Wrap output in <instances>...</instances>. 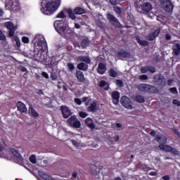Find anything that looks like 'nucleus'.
Wrapping results in <instances>:
<instances>
[{
	"label": "nucleus",
	"mask_w": 180,
	"mask_h": 180,
	"mask_svg": "<svg viewBox=\"0 0 180 180\" xmlns=\"http://www.w3.org/2000/svg\"><path fill=\"white\" fill-rule=\"evenodd\" d=\"M107 87L105 88V91H109V84H108V82H106V81L105 80H101L100 82H98V86H100V88H103L105 86Z\"/></svg>",
	"instance_id": "nucleus-28"
},
{
	"label": "nucleus",
	"mask_w": 180,
	"mask_h": 180,
	"mask_svg": "<svg viewBox=\"0 0 180 180\" xmlns=\"http://www.w3.org/2000/svg\"><path fill=\"white\" fill-rule=\"evenodd\" d=\"M68 68L70 70V71H73V70H75V66H74V64L72 63H68Z\"/></svg>",
	"instance_id": "nucleus-49"
},
{
	"label": "nucleus",
	"mask_w": 180,
	"mask_h": 180,
	"mask_svg": "<svg viewBox=\"0 0 180 180\" xmlns=\"http://www.w3.org/2000/svg\"><path fill=\"white\" fill-rule=\"evenodd\" d=\"M28 113H29V115H31V116H32V117H39V113L32 106H30L29 108Z\"/></svg>",
	"instance_id": "nucleus-25"
},
{
	"label": "nucleus",
	"mask_w": 180,
	"mask_h": 180,
	"mask_svg": "<svg viewBox=\"0 0 180 180\" xmlns=\"http://www.w3.org/2000/svg\"><path fill=\"white\" fill-rule=\"evenodd\" d=\"M165 37H166V40H171L172 37H171V34H167Z\"/></svg>",
	"instance_id": "nucleus-64"
},
{
	"label": "nucleus",
	"mask_w": 180,
	"mask_h": 180,
	"mask_svg": "<svg viewBox=\"0 0 180 180\" xmlns=\"http://www.w3.org/2000/svg\"><path fill=\"white\" fill-rule=\"evenodd\" d=\"M42 76L44 78H46V79H49V74L46 72H42Z\"/></svg>",
	"instance_id": "nucleus-58"
},
{
	"label": "nucleus",
	"mask_w": 180,
	"mask_h": 180,
	"mask_svg": "<svg viewBox=\"0 0 180 180\" xmlns=\"http://www.w3.org/2000/svg\"><path fill=\"white\" fill-rule=\"evenodd\" d=\"M172 103L173 105H176V106H180V102L176 99H174Z\"/></svg>",
	"instance_id": "nucleus-56"
},
{
	"label": "nucleus",
	"mask_w": 180,
	"mask_h": 180,
	"mask_svg": "<svg viewBox=\"0 0 180 180\" xmlns=\"http://www.w3.org/2000/svg\"><path fill=\"white\" fill-rule=\"evenodd\" d=\"M51 78L53 81H56V79H57V75H56V73H51Z\"/></svg>",
	"instance_id": "nucleus-57"
},
{
	"label": "nucleus",
	"mask_w": 180,
	"mask_h": 180,
	"mask_svg": "<svg viewBox=\"0 0 180 180\" xmlns=\"http://www.w3.org/2000/svg\"><path fill=\"white\" fill-rule=\"evenodd\" d=\"M116 85H117V86H119L120 88H122V86H124L123 81L121 79H117Z\"/></svg>",
	"instance_id": "nucleus-45"
},
{
	"label": "nucleus",
	"mask_w": 180,
	"mask_h": 180,
	"mask_svg": "<svg viewBox=\"0 0 180 180\" xmlns=\"http://www.w3.org/2000/svg\"><path fill=\"white\" fill-rule=\"evenodd\" d=\"M10 151L12 153V154H13V155H15V157L18 158L20 161H23V157H22V155H20V153H19V152H18L16 149H15L14 148H11L10 149Z\"/></svg>",
	"instance_id": "nucleus-24"
},
{
	"label": "nucleus",
	"mask_w": 180,
	"mask_h": 180,
	"mask_svg": "<svg viewBox=\"0 0 180 180\" xmlns=\"http://www.w3.org/2000/svg\"><path fill=\"white\" fill-rule=\"evenodd\" d=\"M61 0H42L41 2V12L44 15H53L60 8Z\"/></svg>",
	"instance_id": "nucleus-1"
},
{
	"label": "nucleus",
	"mask_w": 180,
	"mask_h": 180,
	"mask_svg": "<svg viewBox=\"0 0 180 180\" xmlns=\"http://www.w3.org/2000/svg\"><path fill=\"white\" fill-rule=\"evenodd\" d=\"M75 103H77V105H82V101L81 100V98H75Z\"/></svg>",
	"instance_id": "nucleus-54"
},
{
	"label": "nucleus",
	"mask_w": 180,
	"mask_h": 180,
	"mask_svg": "<svg viewBox=\"0 0 180 180\" xmlns=\"http://www.w3.org/2000/svg\"><path fill=\"white\" fill-rule=\"evenodd\" d=\"M139 79H141L142 81H146V80L148 79V76H147V75H142L139 77Z\"/></svg>",
	"instance_id": "nucleus-53"
},
{
	"label": "nucleus",
	"mask_w": 180,
	"mask_h": 180,
	"mask_svg": "<svg viewBox=\"0 0 180 180\" xmlns=\"http://www.w3.org/2000/svg\"><path fill=\"white\" fill-rule=\"evenodd\" d=\"M84 123L87 127H89V129H91L92 130H94V129L96 127L95 124L92 122V120L90 117H87L85 120Z\"/></svg>",
	"instance_id": "nucleus-21"
},
{
	"label": "nucleus",
	"mask_w": 180,
	"mask_h": 180,
	"mask_svg": "<svg viewBox=\"0 0 180 180\" xmlns=\"http://www.w3.org/2000/svg\"><path fill=\"white\" fill-rule=\"evenodd\" d=\"M56 18H59L61 19H64L65 18H66L65 16V13H64V11H61L57 15Z\"/></svg>",
	"instance_id": "nucleus-46"
},
{
	"label": "nucleus",
	"mask_w": 180,
	"mask_h": 180,
	"mask_svg": "<svg viewBox=\"0 0 180 180\" xmlns=\"http://www.w3.org/2000/svg\"><path fill=\"white\" fill-rule=\"evenodd\" d=\"M169 91L171 94H174V95H176V94H178V89H176V87H172L169 89Z\"/></svg>",
	"instance_id": "nucleus-50"
},
{
	"label": "nucleus",
	"mask_w": 180,
	"mask_h": 180,
	"mask_svg": "<svg viewBox=\"0 0 180 180\" xmlns=\"http://www.w3.org/2000/svg\"><path fill=\"white\" fill-rule=\"evenodd\" d=\"M111 5H116L117 4V0H109Z\"/></svg>",
	"instance_id": "nucleus-60"
},
{
	"label": "nucleus",
	"mask_w": 180,
	"mask_h": 180,
	"mask_svg": "<svg viewBox=\"0 0 180 180\" xmlns=\"http://www.w3.org/2000/svg\"><path fill=\"white\" fill-rule=\"evenodd\" d=\"M116 56L117 57V58L123 60V58H130V57H131V54L127 51L120 49L118 52H117Z\"/></svg>",
	"instance_id": "nucleus-11"
},
{
	"label": "nucleus",
	"mask_w": 180,
	"mask_h": 180,
	"mask_svg": "<svg viewBox=\"0 0 180 180\" xmlns=\"http://www.w3.org/2000/svg\"><path fill=\"white\" fill-rule=\"evenodd\" d=\"M98 109V103L96 101H93L89 107H87V112H96Z\"/></svg>",
	"instance_id": "nucleus-20"
},
{
	"label": "nucleus",
	"mask_w": 180,
	"mask_h": 180,
	"mask_svg": "<svg viewBox=\"0 0 180 180\" xmlns=\"http://www.w3.org/2000/svg\"><path fill=\"white\" fill-rule=\"evenodd\" d=\"M77 70H80L81 71H86V70H88V65H86L85 67V63H84V62L80 63L77 65Z\"/></svg>",
	"instance_id": "nucleus-33"
},
{
	"label": "nucleus",
	"mask_w": 180,
	"mask_h": 180,
	"mask_svg": "<svg viewBox=\"0 0 180 180\" xmlns=\"http://www.w3.org/2000/svg\"><path fill=\"white\" fill-rule=\"evenodd\" d=\"M149 84H141L137 86V89L141 92H147L148 91Z\"/></svg>",
	"instance_id": "nucleus-22"
},
{
	"label": "nucleus",
	"mask_w": 180,
	"mask_h": 180,
	"mask_svg": "<svg viewBox=\"0 0 180 180\" xmlns=\"http://www.w3.org/2000/svg\"><path fill=\"white\" fill-rule=\"evenodd\" d=\"M108 74L110 77H112V78H116V77H117V72H116L113 68H110L109 70Z\"/></svg>",
	"instance_id": "nucleus-35"
},
{
	"label": "nucleus",
	"mask_w": 180,
	"mask_h": 180,
	"mask_svg": "<svg viewBox=\"0 0 180 180\" xmlns=\"http://www.w3.org/2000/svg\"><path fill=\"white\" fill-rule=\"evenodd\" d=\"M146 39L148 41H153V40L156 39V37L153 33H150L147 36Z\"/></svg>",
	"instance_id": "nucleus-38"
},
{
	"label": "nucleus",
	"mask_w": 180,
	"mask_h": 180,
	"mask_svg": "<svg viewBox=\"0 0 180 180\" xmlns=\"http://www.w3.org/2000/svg\"><path fill=\"white\" fill-rule=\"evenodd\" d=\"M91 42L89 41V39L88 38H84L82 40L81 46L82 47V49H86V47L89 46Z\"/></svg>",
	"instance_id": "nucleus-26"
},
{
	"label": "nucleus",
	"mask_w": 180,
	"mask_h": 180,
	"mask_svg": "<svg viewBox=\"0 0 180 180\" xmlns=\"http://www.w3.org/2000/svg\"><path fill=\"white\" fill-rule=\"evenodd\" d=\"M136 40L137 41V43H139V44H140V46H148V41H146V40H141L140 39V37H136Z\"/></svg>",
	"instance_id": "nucleus-31"
},
{
	"label": "nucleus",
	"mask_w": 180,
	"mask_h": 180,
	"mask_svg": "<svg viewBox=\"0 0 180 180\" xmlns=\"http://www.w3.org/2000/svg\"><path fill=\"white\" fill-rule=\"evenodd\" d=\"M71 141H72V143L73 144V146H75V147H78L79 143H78V142H77V141L72 140Z\"/></svg>",
	"instance_id": "nucleus-59"
},
{
	"label": "nucleus",
	"mask_w": 180,
	"mask_h": 180,
	"mask_svg": "<svg viewBox=\"0 0 180 180\" xmlns=\"http://www.w3.org/2000/svg\"><path fill=\"white\" fill-rule=\"evenodd\" d=\"M4 26L8 29V30H9L8 37H13L15 36V32H16L15 25L12 22L8 21L4 23Z\"/></svg>",
	"instance_id": "nucleus-9"
},
{
	"label": "nucleus",
	"mask_w": 180,
	"mask_h": 180,
	"mask_svg": "<svg viewBox=\"0 0 180 180\" xmlns=\"http://www.w3.org/2000/svg\"><path fill=\"white\" fill-rule=\"evenodd\" d=\"M174 133L175 134H176V136H178V137H179L180 139V133L178 129H174Z\"/></svg>",
	"instance_id": "nucleus-63"
},
{
	"label": "nucleus",
	"mask_w": 180,
	"mask_h": 180,
	"mask_svg": "<svg viewBox=\"0 0 180 180\" xmlns=\"http://www.w3.org/2000/svg\"><path fill=\"white\" fill-rule=\"evenodd\" d=\"M53 26L58 34H60V36L64 37V39H70V37L72 36L73 31L71 28H67V27L64 25V21L56 20Z\"/></svg>",
	"instance_id": "nucleus-2"
},
{
	"label": "nucleus",
	"mask_w": 180,
	"mask_h": 180,
	"mask_svg": "<svg viewBox=\"0 0 180 180\" xmlns=\"http://www.w3.org/2000/svg\"><path fill=\"white\" fill-rule=\"evenodd\" d=\"M82 101V102L85 103L86 106H89L90 102H92V98H89V97H83Z\"/></svg>",
	"instance_id": "nucleus-36"
},
{
	"label": "nucleus",
	"mask_w": 180,
	"mask_h": 180,
	"mask_svg": "<svg viewBox=\"0 0 180 180\" xmlns=\"http://www.w3.org/2000/svg\"><path fill=\"white\" fill-rule=\"evenodd\" d=\"M30 162H32V164H36L37 162V160L36 159V155H32L30 157Z\"/></svg>",
	"instance_id": "nucleus-41"
},
{
	"label": "nucleus",
	"mask_w": 180,
	"mask_h": 180,
	"mask_svg": "<svg viewBox=\"0 0 180 180\" xmlns=\"http://www.w3.org/2000/svg\"><path fill=\"white\" fill-rule=\"evenodd\" d=\"M107 19L109 20L110 23L115 27H119L120 26V22H119V20L117 18H115V15L110 13L107 14Z\"/></svg>",
	"instance_id": "nucleus-10"
},
{
	"label": "nucleus",
	"mask_w": 180,
	"mask_h": 180,
	"mask_svg": "<svg viewBox=\"0 0 180 180\" xmlns=\"http://www.w3.org/2000/svg\"><path fill=\"white\" fill-rule=\"evenodd\" d=\"M60 110L62 112V115L64 119H68L71 116V111L70 110V108H68V107L62 105L60 107Z\"/></svg>",
	"instance_id": "nucleus-14"
},
{
	"label": "nucleus",
	"mask_w": 180,
	"mask_h": 180,
	"mask_svg": "<svg viewBox=\"0 0 180 180\" xmlns=\"http://www.w3.org/2000/svg\"><path fill=\"white\" fill-rule=\"evenodd\" d=\"M162 5L165 12L171 13L174 11V4L170 0H162Z\"/></svg>",
	"instance_id": "nucleus-8"
},
{
	"label": "nucleus",
	"mask_w": 180,
	"mask_h": 180,
	"mask_svg": "<svg viewBox=\"0 0 180 180\" xmlns=\"http://www.w3.org/2000/svg\"><path fill=\"white\" fill-rule=\"evenodd\" d=\"M173 53L176 56H179L180 54V44H176V45L173 48Z\"/></svg>",
	"instance_id": "nucleus-30"
},
{
	"label": "nucleus",
	"mask_w": 180,
	"mask_h": 180,
	"mask_svg": "<svg viewBox=\"0 0 180 180\" xmlns=\"http://www.w3.org/2000/svg\"><path fill=\"white\" fill-rule=\"evenodd\" d=\"M66 12L68 14V16L70 19H72V20H75V19H77V16L75 15V13H74V11H72L71 8L67 9Z\"/></svg>",
	"instance_id": "nucleus-29"
},
{
	"label": "nucleus",
	"mask_w": 180,
	"mask_h": 180,
	"mask_svg": "<svg viewBox=\"0 0 180 180\" xmlns=\"http://www.w3.org/2000/svg\"><path fill=\"white\" fill-rule=\"evenodd\" d=\"M158 148H160V150H162V151L172 153L174 155H179V151H178V149L172 148L169 145H159Z\"/></svg>",
	"instance_id": "nucleus-7"
},
{
	"label": "nucleus",
	"mask_w": 180,
	"mask_h": 180,
	"mask_svg": "<svg viewBox=\"0 0 180 180\" xmlns=\"http://www.w3.org/2000/svg\"><path fill=\"white\" fill-rule=\"evenodd\" d=\"M155 140L158 143H159V144H160V146H166L165 144H167V140L168 139L166 136L158 134L155 136Z\"/></svg>",
	"instance_id": "nucleus-17"
},
{
	"label": "nucleus",
	"mask_w": 180,
	"mask_h": 180,
	"mask_svg": "<svg viewBox=\"0 0 180 180\" xmlns=\"http://www.w3.org/2000/svg\"><path fill=\"white\" fill-rule=\"evenodd\" d=\"M79 116L80 117H82V119H85V117H86V116H88V114L86 112H80L79 113Z\"/></svg>",
	"instance_id": "nucleus-51"
},
{
	"label": "nucleus",
	"mask_w": 180,
	"mask_h": 180,
	"mask_svg": "<svg viewBox=\"0 0 180 180\" xmlns=\"http://www.w3.org/2000/svg\"><path fill=\"white\" fill-rule=\"evenodd\" d=\"M67 123L70 127H75V129L81 127V122L78 121V119H77V116L75 115L71 116L67 120Z\"/></svg>",
	"instance_id": "nucleus-6"
},
{
	"label": "nucleus",
	"mask_w": 180,
	"mask_h": 180,
	"mask_svg": "<svg viewBox=\"0 0 180 180\" xmlns=\"http://www.w3.org/2000/svg\"><path fill=\"white\" fill-rule=\"evenodd\" d=\"M15 41L16 42L17 47H20V39H19V37L14 36Z\"/></svg>",
	"instance_id": "nucleus-47"
},
{
	"label": "nucleus",
	"mask_w": 180,
	"mask_h": 180,
	"mask_svg": "<svg viewBox=\"0 0 180 180\" xmlns=\"http://www.w3.org/2000/svg\"><path fill=\"white\" fill-rule=\"evenodd\" d=\"M17 109L21 115H27V108H26V105L23 103L22 101H18L17 104Z\"/></svg>",
	"instance_id": "nucleus-13"
},
{
	"label": "nucleus",
	"mask_w": 180,
	"mask_h": 180,
	"mask_svg": "<svg viewBox=\"0 0 180 180\" xmlns=\"http://www.w3.org/2000/svg\"><path fill=\"white\" fill-rule=\"evenodd\" d=\"M157 92H158V89H157V87L149 85L148 94H157Z\"/></svg>",
	"instance_id": "nucleus-32"
},
{
	"label": "nucleus",
	"mask_w": 180,
	"mask_h": 180,
	"mask_svg": "<svg viewBox=\"0 0 180 180\" xmlns=\"http://www.w3.org/2000/svg\"><path fill=\"white\" fill-rule=\"evenodd\" d=\"M120 103L121 105H122V106H124V108H125L126 109H129V110H131V109H133V102L131 101V100H130V98L124 96L121 97Z\"/></svg>",
	"instance_id": "nucleus-5"
},
{
	"label": "nucleus",
	"mask_w": 180,
	"mask_h": 180,
	"mask_svg": "<svg viewBox=\"0 0 180 180\" xmlns=\"http://www.w3.org/2000/svg\"><path fill=\"white\" fill-rule=\"evenodd\" d=\"M6 9L11 12H18L20 11V6L18 0H7L6 3Z\"/></svg>",
	"instance_id": "nucleus-4"
},
{
	"label": "nucleus",
	"mask_w": 180,
	"mask_h": 180,
	"mask_svg": "<svg viewBox=\"0 0 180 180\" xmlns=\"http://www.w3.org/2000/svg\"><path fill=\"white\" fill-rule=\"evenodd\" d=\"M114 11L116 12L117 15H122V8L119 6L114 7Z\"/></svg>",
	"instance_id": "nucleus-44"
},
{
	"label": "nucleus",
	"mask_w": 180,
	"mask_h": 180,
	"mask_svg": "<svg viewBox=\"0 0 180 180\" xmlns=\"http://www.w3.org/2000/svg\"><path fill=\"white\" fill-rule=\"evenodd\" d=\"M71 180H79V177L78 176V174L77 173V172H73L72 174V177L70 179Z\"/></svg>",
	"instance_id": "nucleus-40"
},
{
	"label": "nucleus",
	"mask_w": 180,
	"mask_h": 180,
	"mask_svg": "<svg viewBox=\"0 0 180 180\" xmlns=\"http://www.w3.org/2000/svg\"><path fill=\"white\" fill-rule=\"evenodd\" d=\"M18 69L22 71V72H27V69L23 65H19Z\"/></svg>",
	"instance_id": "nucleus-48"
},
{
	"label": "nucleus",
	"mask_w": 180,
	"mask_h": 180,
	"mask_svg": "<svg viewBox=\"0 0 180 180\" xmlns=\"http://www.w3.org/2000/svg\"><path fill=\"white\" fill-rule=\"evenodd\" d=\"M22 43H25V44H27V43H29V41H30L29 37H22Z\"/></svg>",
	"instance_id": "nucleus-52"
},
{
	"label": "nucleus",
	"mask_w": 180,
	"mask_h": 180,
	"mask_svg": "<svg viewBox=\"0 0 180 180\" xmlns=\"http://www.w3.org/2000/svg\"><path fill=\"white\" fill-rule=\"evenodd\" d=\"M135 101L138 102V103H144L146 102V99L143 96H136Z\"/></svg>",
	"instance_id": "nucleus-34"
},
{
	"label": "nucleus",
	"mask_w": 180,
	"mask_h": 180,
	"mask_svg": "<svg viewBox=\"0 0 180 180\" xmlns=\"http://www.w3.org/2000/svg\"><path fill=\"white\" fill-rule=\"evenodd\" d=\"M93 169L94 170H91V174L92 175H98V174H99V168H98V167L93 165Z\"/></svg>",
	"instance_id": "nucleus-37"
},
{
	"label": "nucleus",
	"mask_w": 180,
	"mask_h": 180,
	"mask_svg": "<svg viewBox=\"0 0 180 180\" xmlns=\"http://www.w3.org/2000/svg\"><path fill=\"white\" fill-rule=\"evenodd\" d=\"M162 179L163 180H169V175H165L162 176Z\"/></svg>",
	"instance_id": "nucleus-62"
},
{
	"label": "nucleus",
	"mask_w": 180,
	"mask_h": 180,
	"mask_svg": "<svg viewBox=\"0 0 180 180\" xmlns=\"http://www.w3.org/2000/svg\"><path fill=\"white\" fill-rule=\"evenodd\" d=\"M34 41H36L39 47H43V46H47V42H46V39H44L43 36L40 34L36 35L34 38Z\"/></svg>",
	"instance_id": "nucleus-12"
},
{
	"label": "nucleus",
	"mask_w": 180,
	"mask_h": 180,
	"mask_svg": "<svg viewBox=\"0 0 180 180\" xmlns=\"http://www.w3.org/2000/svg\"><path fill=\"white\" fill-rule=\"evenodd\" d=\"M148 71H149L148 66H143L141 68V72L142 74H146V72H148Z\"/></svg>",
	"instance_id": "nucleus-43"
},
{
	"label": "nucleus",
	"mask_w": 180,
	"mask_h": 180,
	"mask_svg": "<svg viewBox=\"0 0 180 180\" xmlns=\"http://www.w3.org/2000/svg\"><path fill=\"white\" fill-rule=\"evenodd\" d=\"M160 33H161L160 28H158V29L155 30L153 32H152L153 36H155L156 38L158 37V35L160 34Z\"/></svg>",
	"instance_id": "nucleus-42"
},
{
	"label": "nucleus",
	"mask_w": 180,
	"mask_h": 180,
	"mask_svg": "<svg viewBox=\"0 0 180 180\" xmlns=\"http://www.w3.org/2000/svg\"><path fill=\"white\" fill-rule=\"evenodd\" d=\"M149 175H150V176H157V172H150L149 173Z\"/></svg>",
	"instance_id": "nucleus-61"
},
{
	"label": "nucleus",
	"mask_w": 180,
	"mask_h": 180,
	"mask_svg": "<svg viewBox=\"0 0 180 180\" xmlns=\"http://www.w3.org/2000/svg\"><path fill=\"white\" fill-rule=\"evenodd\" d=\"M155 82L160 85V86H165L167 85V79L162 75H159L155 77Z\"/></svg>",
	"instance_id": "nucleus-16"
},
{
	"label": "nucleus",
	"mask_w": 180,
	"mask_h": 180,
	"mask_svg": "<svg viewBox=\"0 0 180 180\" xmlns=\"http://www.w3.org/2000/svg\"><path fill=\"white\" fill-rule=\"evenodd\" d=\"M97 72L100 74V75H103V74L106 72V64L103 63H99L97 68Z\"/></svg>",
	"instance_id": "nucleus-18"
},
{
	"label": "nucleus",
	"mask_w": 180,
	"mask_h": 180,
	"mask_svg": "<svg viewBox=\"0 0 180 180\" xmlns=\"http://www.w3.org/2000/svg\"><path fill=\"white\" fill-rule=\"evenodd\" d=\"M77 61L79 63H86V64H91V58L89 56H79L77 57Z\"/></svg>",
	"instance_id": "nucleus-19"
},
{
	"label": "nucleus",
	"mask_w": 180,
	"mask_h": 180,
	"mask_svg": "<svg viewBox=\"0 0 180 180\" xmlns=\"http://www.w3.org/2000/svg\"><path fill=\"white\" fill-rule=\"evenodd\" d=\"M149 72H152V74H154L155 72L156 69L154 68V66H148Z\"/></svg>",
	"instance_id": "nucleus-55"
},
{
	"label": "nucleus",
	"mask_w": 180,
	"mask_h": 180,
	"mask_svg": "<svg viewBox=\"0 0 180 180\" xmlns=\"http://www.w3.org/2000/svg\"><path fill=\"white\" fill-rule=\"evenodd\" d=\"M111 97L112 98V103L114 105H118L120 101V93L117 91H114L112 92Z\"/></svg>",
	"instance_id": "nucleus-15"
},
{
	"label": "nucleus",
	"mask_w": 180,
	"mask_h": 180,
	"mask_svg": "<svg viewBox=\"0 0 180 180\" xmlns=\"http://www.w3.org/2000/svg\"><path fill=\"white\" fill-rule=\"evenodd\" d=\"M73 12L75 15H83V13H85L86 11L81 7H76L73 10Z\"/></svg>",
	"instance_id": "nucleus-27"
},
{
	"label": "nucleus",
	"mask_w": 180,
	"mask_h": 180,
	"mask_svg": "<svg viewBox=\"0 0 180 180\" xmlns=\"http://www.w3.org/2000/svg\"><path fill=\"white\" fill-rule=\"evenodd\" d=\"M0 40L1 41H6V35L1 30H0Z\"/></svg>",
	"instance_id": "nucleus-39"
},
{
	"label": "nucleus",
	"mask_w": 180,
	"mask_h": 180,
	"mask_svg": "<svg viewBox=\"0 0 180 180\" xmlns=\"http://www.w3.org/2000/svg\"><path fill=\"white\" fill-rule=\"evenodd\" d=\"M143 2V0H136L134 1V6L136 9H141L145 13H148L153 9V6L149 2Z\"/></svg>",
	"instance_id": "nucleus-3"
},
{
	"label": "nucleus",
	"mask_w": 180,
	"mask_h": 180,
	"mask_svg": "<svg viewBox=\"0 0 180 180\" xmlns=\"http://www.w3.org/2000/svg\"><path fill=\"white\" fill-rule=\"evenodd\" d=\"M76 77L79 82H84V81H85V77L84 76V73L80 70H77L76 72Z\"/></svg>",
	"instance_id": "nucleus-23"
}]
</instances>
